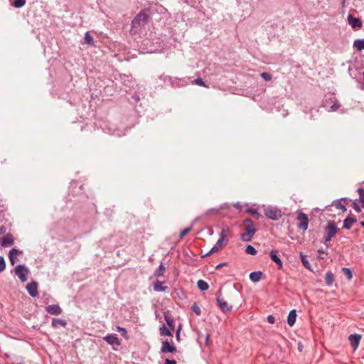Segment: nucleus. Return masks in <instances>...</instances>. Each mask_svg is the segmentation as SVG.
<instances>
[{
	"label": "nucleus",
	"mask_w": 364,
	"mask_h": 364,
	"mask_svg": "<svg viewBox=\"0 0 364 364\" xmlns=\"http://www.w3.org/2000/svg\"><path fill=\"white\" fill-rule=\"evenodd\" d=\"M243 223L245 225V232L241 234V240L244 242H250L257 232V229L255 228L254 223L250 218L245 219Z\"/></svg>",
	"instance_id": "1"
},
{
	"label": "nucleus",
	"mask_w": 364,
	"mask_h": 364,
	"mask_svg": "<svg viewBox=\"0 0 364 364\" xmlns=\"http://www.w3.org/2000/svg\"><path fill=\"white\" fill-rule=\"evenodd\" d=\"M338 229L336 226V224L334 221H328L327 225L324 228V235H323V241L328 247V242H330L331 240L338 233Z\"/></svg>",
	"instance_id": "2"
},
{
	"label": "nucleus",
	"mask_w": 364,
	"mask_h": 364,
	"mask_svg": "<svg viewBox=\"0 0 364 364\" xmlns=\"http://www.w3.org/2000/svg\"><path fill=\"white\" fill-rule=\"evenodd\" d=\"M149 10L144 9L141 11L132 20V28H138L144 26L149 18Z\"/></svg>",
	"instance_id": "3"
},
{
	"label": "nucleus",
	"mask_w": 364,
	"mask_h": 364,
	"mask_svg": "<svg viewBox=\"0 0 364 364\" xmlns=\"http://www.w3.org/2000/svg\"><path fill=\"white\" fill-rule=\"evenodd\" d=\"M296 221H297V228L299 230H301L303 231H306L309 227V218L308 215L301 212H296Z\"/></svg>",
	"instance_id": "4"
},
{
	"label": "nucleus",
	"mask_w": 364,
	"mask_h": 364,
	"mask_svg": "<svg viewBox=\"0 0 364 364\" xmlns=\"http://www.w3.org/2000/svg\"><path fill=\"white\" fill-rule=\"evenodd\" d=\"M227 230L225 228H223L220 234V237L218 240L216 244L210 249V250L205 255H209L211 253L218 252L224 245L225 241L227 237Z\"/></svg>",
	"instance_id": "5"
},
{
	"label": "nucleus",
	"mask_w": 364,
	"mask_h": 364,
	"mask_svg": "<svg viewBox=\"0 0 364 364\" xmlns=\"http://www.w3.org/2000/svg\"><path fill=\"white\" fill-rule=\"evenodd\" d=\"M265 216L272 220H278L282 216V211L275 207H267L264 210Z\"/></svg>",
	"instance_id": "6"
},
{
	"label": "nucleus",
	"mask_w": 364,
	"mask_h": 364,
	"mask_svg": "<svg viewBox=\"0 0 364 364\" xmlns=\"http://www.w3.org/2000/svg\"><path fill=\"white\" fill-rule=\"evenodd\" d=\"M29 269L23 264H18L15 267V274L21 282H25L28 279Z\"/></svg>",
	"instance_id": "7"
},
{
	"label": "nucleus",
	"mask_w": 364,
	"mask_h": 364,
	"mask_svg": "<svg viewBox=\"0 0 364 364\" xmlns=\"http://www.w3.org/2000/svg\"><path fill=\"white\" fill-rule=\"evenodd\" d=\"M347 21L353 29H360L363 27L362 21L358 18L354 17L351 14H348Z\"/></svg>",
	"instance_id": "8"
},
{
	"label": "nucleus",
	"mask_w": 364,
	"mask_h": 364,
	"mask_svg": "<svg viewBox=\"0 0 364 364\" xmlns=\"http://www.w3.org/2000/svg\"><path fill=\"white\" fill-rule=\"evenodd\" d=\"M217 304L220 310L224 313L232 311V306L228 305L227 301L220 296V294L217 297Z\"/></svg>",
	"instance_id": "9"
},
{
	"label": "nucleus",
	"mask_w": 364,
	"mask_h": 364,
	"mask_svg": "<svg viewBox=\"0 0 364 364\" xmlns=\"http://www.w3.org/2000/svg\"><path fill=\"white\" fill-rule=\"evenodd\" d=\"M176 351V347L174 345L170 344L168 341L166 340L162 341L161 352L162 353H174Z\"/></svg>",
	"instance_id": "10"
},
{
	"label": "nucleus",
	"mask_w": 364,
	"mask_h": 364,
	"mask_svg": "<svg viewBox=\"0 0 364 364\" xmlns=\"http://www.w3.org/2000/svg\"><path fill=\"white\" fill-rule=\"evenodd\" d=\"M26 289L32 297H36L38 295V283L35 281H33L26 285Z\"/></svg>",
	"instance_id": "11"
},
{
	"label": "nucleus",
	"mask_w": 364,
	"mask_h": 364,
	"mask_svg": "<svg viewBox=\"0 0 364 364\" xmlns=\"http://www.w3.org/2000/svg\"><path fill=\"white\" fill-rule=\"evenodd\" d=\"M46 311L51 315L58 316L62 314L63 310L58 304H52L46 307Z\"/></svg>",
	"instance_id": "12"
},
{
	"label": "nucleus",
	"mask_w": 364,
	"mask_h": 364,
	"mask_svg": "<svg viewBox=\"0 0 364 364\" xmlns=\"http://www.w3.org/2000/svg\"><path fill=\"white\" fill-rule=\"evenodd\" d=\"M348 339H349L350 344L351 347L353 348V349L354 350H355L359 346V343H360V341L361 339V336L359 334H356V333L351 334L349 336Z\"/></svg>",
	"instance_id": "13"
},
{
	"label": "nucleus",
	"mask_w": 364,
	"mask_h": 364,
	"mask_svg": "<svg viewBox=\"0 0 364 364\" xmlns=\"http://www.w3.org/2000/svg\"><path fill=\"white\" fill-rule=\"evenodd\" d=\"M14 242V239L11 234L5 235L1 239L0 244L4 247H7L12 245Z\"/></svg>",
	"instance_id": "14"
},
{
	"label": "nucleus",
	"mask_w": 364,
	"mask_h": 364,
	"mask_svg": "<svg viewBox=\"0 0 364 364\" xmlns=\"http://www.w3.org/2000/svg\"><path fill=\"white\" fill-rule=\"evenodd\" d=\"M104 340L110 345L119 346L121 342L116 334H109L104 337Z\"/></svg>",
	"instance_id": "15"
},
{
	"label": "nucleus",
	"mask_w": 364,
	"mask_h": 364,
	"mask_svg": "<svg viewBox=\"0 0 364 364\" xmlns=\"http://www.w3.org/2000/svg\"><path fill=\"white\" fill-rule=\"evenodd\" d=\"M188 82V79L173 77L171 86L173 87H180L186 85Z\"/></svg>",
	"instance_id": "16"
},
{
	"label": "nucleus",
	"mask_w": 364,
	"mask_h": 364,
	"mask_svg": "<svg viewBox=\"0 0 364 364\" xmlns=\"http://www.w3.org/2000/svg\"><path fill=\"white\" fill-rule=\"evenodd\" d=\"M269 256L271 259L278 265V269H281L283 266L282 259L278 255V251L273 250L270 252Z\"/></svg>",
	"instance_id": "17"
},
{
	"label": "nucleus",
	"mask_w": 364,
	"mask_h": 364,
	"mask_svg": "<svg viewBox=\"0 0 364 364\" xmlns=\"http://www.w3.org/2000/svg\"><path fill=\"white\" fill-rule=\"evenodd\" d=\"M20 254H22V252L16 248H12L9 251V257L12 265H14L17 262V256Z\"/></svg>",
	"instance_id": "18"
},
{
	"label": "nucleus",
	"mask_w": 364,
	"mask_h": 364,
	"mask_svg": "<svg viewBox=\"0 0 364 364\" xmlns=\"http://www.w3.org/2000/svg\"><path fill=\"white\" fill-rule=\"evenodd\" d=\"M51 326L54 328H57L59 326L65 328L67 326V322L63 319L54 318L52 320Z\"/></svg>",
	"instance_id": "19"
},
{
	"label": "nucleus",
	"mask_w": 364,
	"mask_h": 364,
	"mask_svg": "<svg viewBox=\"0 0 364 364\" xmlns=\"http://www.w3.org/2000/svg\"><path fill=\"white\" fill-rule=\"evenodd\" d=\"M357 221L355 218L347 217L343 221V228L346 230H350L353 225Z\"/></svg>",
	"instance_id": "20"
},
{
	"label": "nucleus",
	"mask_w": 364,
	"mask_h": 364,
	"mask_svg": "<svg viewBox=\"0 0 364 364\" xmlns=\"http://www.w3.org/2000/svg\"><path fill=\"white\" fill-rule=\"evenodd\" d=\"M296 318V311L293 309L289 311V315L287 316V323L290 326H292L295 322Z\"/></svg>",
	"instance_id": "21"
},
{
	"label": "nucleus",
	"mask_w": 364,
	"mask_h": 364,
	"mask_svg": "<svg viewBox=\"0 0 364 364\" xmlns=\"http://www.w3.org/2000/svg\"><path fill=\"white\" fill-rule=\"evenodd\" d=\"M168 287L164 285V282L157 280L154 284V290L156 291H165Z\"/></svg>",
	"instance_id": "22"
},
{
	"label": "nucleus",
	"mask_w": 364,
	"mask_h": 364,
	"mask_svg": "<svg viewBox=\"0 0 364 364\" xmlns=\"http://www.w3.org/2000/svg\"><path fill=\"white\" fill-rule=\"evenodd\" d=\"M164 319L168 326V328L173 331L175 328L173 318L168 313H165Z\"/></svg>",
	"instance_id": "23"
},
{
	"label": "nucleus",
	"mask_w": 364,
	"mask_h": 364,
	"mask_svg": "<svg viewBox=\"0 0 364 364\" xmlns=\"http://www.w3.org/2000/svg\"><path fill=\"white\" fill-rule=\"evenodd\" d=\"M262 272L260 271L252 272L250 274V279L253 282H259L262 278Z\"/></svg>",
	"instance_id": "24"
},
{
	"label": "nucleus",
	"mask_w": 364,
	"mask_h": 364,
	"mask_svg": "<svg viewBox=\"0 0 364 364\" xmlns=\"http://www.w3.org/2000/svg\"><path fill=\"white\" fill-rule=\"evenodd\" d=\"M325 282L327 286H331L334 282V275L331 271H328L326 273Z\"/></svg>",
	"instance_id": "25"
},
{
	"label": "nucleus",
	"mask_w": 364,
	"mask_h": 364,
	"mask_svg": "<svg viewBox=\"0 0 364 364\" xmlns=\"http://www.w3.org/2000/svg\"><path fill=\"white\" fill-rule=\"evenodd\" d=\"M160 335L162 336H173V334L171 333V330L167 327H166L164 325H163L159 328Z\"/></svg>",
	"instance_id": "26"
},
{
	"label": "nucleus",
	"mask_w": 364,
	"mask_h": 364,
	"mask_svg": "<svg viewBox=\"0 0 364 364\" xmlns=\"http://www.w3.org/2000/svg\"><path fill=\"white\" fill-rule=\"evenodd\" d=\"M353 47L358 50H364V38L355 40L353 42Z\"/></svg>",
	"instance_id": "27"
},
{
	"label": "nucleus",
	"mask_w": 364,
	"mask_h": 364,
	"mask_svg": "<svg viewBox=\"0 0 364 364\" xmlns=\"http://www.w3.org/2000/svg\"><path fill=\"white\" fill-rule=\"evenodd\" d=\"M343 200V198L336 200L333 202V204L337 209H340L343 212H345V211H346V208L345 205L342 203Z\"/></svg>",
	"instance_id": "28"
},
{
	"label": "nucleus",
	"mask_w": 364,
	"mask_h": 364,
	"mask_svg": "<svg viewBox=\"0 0 364 364\" xmlns=\"http://www.w3.org/2000/svg\"><path fill=\"white\" fill-rule=\"evenodd\" d=\"M197 286L198 289L201 291H206L209 288L208 284L205 281L202 279L198 281Z\"/></svg>",
	"instance_id": "29"
},
{
	"label": "nucleus",
	"mask_w": 364,
	"mask_h": 364,
	"mask_svg": "<svg viewBox=\"0 0 364 364\" xmlns=\"http://www.w3.org/2000/svg\"><path fill=\"white\" fill-rule=\"evenodd\" d=\"M166 268L165 266L161 263L159 267L154 272V276L161 277L163 276L165 272Z\"/></svg>",
	"instance_id": "30"
},
{
	"label": "nucleus",
	"mask_w": 364,
	"mask_h": 364,
	"mask_svg": "<svg viewBox=\"0 0 364 364\" xmlns=\"http://www.w3.org/2000/svg\"><path fill=\"white\" fill-rule=\"evenodd\" d=\"M85 42L86 44L90 46L95 45L93 37L90 34L89 32H86L85 34Z\"/></svg>",
	"instance_id": "31"
},
{
	"label": "nucleus",
	"mask_w": 364,
	"mask_h": 364,
	"mask_svg": "<svg viewBox=\"0 0 364 364\" xmlns=\"http://www.w3.org/2000/svg\"><path fill=\"white\" fill-rule=\"evenodd\" d=\"M159 78L162 80L165 84L171 85L173 77L165 75H161Z\"/></svg>",
	"instance_id": "32"
},
{
	"label": "nucleus",
	"mask_w": 364,
	"mask_h": 364,
	"mask_svg": "<svg viewBox=\"0 0 364 364\" xmlns=\"http://www.w3.org/2000/svg\"><path fill=\"white\" fill-rule=\"evenodd\" d=\"M301 256V260L303 264V265L308 269H311V264L308 259H306V257L303 254H300Z\"/></svg>",
	"instance_id": "33"
},
{
	"label": "nucleus",
	"mask_w": 364,
	"mask_h": 364,
	"mask_svg": "<svg viewBox=\"0 0 364 364\" xmlns=\"http://www.w3.org/2000/svg\"><path fill=\"white\" fill-rule=\"evenodd\" d=\"M194 84L208 88V85L200 77H198L193 80Z\"/></svg>",
	"instance_id": "34"
},
{
	"label": "nucleus",
	"mask_w": 364,
	"mask_h": 364,
	"mask_svg": "<svg viewBox=\"0 0 364 364\" xmlns=\"http://www.w3.org/2000/svg\"><path fill=\"white\" fill-rule=\"evenodd\" d=\"M342 271L348 280H350L352 279V277H353L352 272L349 268L343 267L342 269Z\"/></svg>",
	"instance_id": "35"
},
{
	"label": "nucleus",
	"mask_w": 364,
	"mask_h": 364,
	"mask_svg": "<svg viewBox=\"0 0 364 364\" xmlns=\"http://www.w3.org/2000/svg\"><path fill=\"white\" fill-rule=\"evenodd\" d=\"M247 213L252 214L254 215L256 218H259L261 217V215L258 213L257 210L253 209L252 208H249L246 210Z\"/></svg>",
	"instance_id": "36"
},
{
	"label": "nucleus",
	"mask_w": 364,
	"mask_h": 364,
	"mask_svg": "<svg viewBox=\"0 0 364 364\" xmlns=\"http://www.w3.org/2000/svg\"><path fill=\"white\" fill-rule=\"evenodd\" d=\"M245 252L248 255H255L257 253L256 249L252 245H247L245 249Z\"/></svg>",
	"instance_id": "37"
},
{
	"label": "nucleus",
	"mask_w": 364,
	"mask_h": 364,
	"mask_svg": "<svg viewBox=\"0 0 364 364\" xmlns=\"http://www.w3.org/2000/svg\"><path fill=\"white\" fill-rule=\"evenodd\" d=\"M191 310L197 315V316H200L201 314V310H200V308L199 307V306L196 304V303H194L192 304L191 306Z\"/></svg>",
	"instance_id": "38"
},
{
	"label": "nucleus",
	"mask_w": 364,
	"mask_h": 364,
	"mask_svg": "<svg viewBox=\"0 0 364 364\" xmlns=\"http://www.w3.org/2000/svg\"><path fill=\"white\" fill-rule=\"evenodd\" d=\"M26 4V0H15L12 5L15 7V8H21L22 6H23Z\"/></svg>",
	"instance_id": "39"
},
{
	"label": "nucleus",
	"mask_w": 364,
	"mask_h": 364,
	"mask_svg": "<svg viewBox=\"0 0 364 364\" xmlns=\"http://www.w3.org/2000/svg\"><path fill=\"white\" fill-rule=\"evenodd\" d=\"M358 192L359 193L360 202L361 203L363 208H364V189L358 188Z\"/></svg>",
	"instance_id": "40"
},
{
	"label": "nucleus",
	"mask_w": 364,
	"mask_h": 364,
	"mask_svg": "<svg viewBox=\"0 0 364 364\" xmlns=\"http://www.w3.org/2000/svg\"><path fill=\"white\" fill-rule=\"evenodd\" d=\"M117 330L118 332H119L121 333L122 336H123L126 339L128 338L127 331V330L124 328L120 327V326H117Z\"/></svg>",
	"instance_id": "41"
},
{
	"label": "nucleus",
	"mask_w": 364,
	"mask_h": 364,
	"mask_svg": "<svg viewBox=\"0 0 364 364\" xmlns=\"http://www.w3.org/2000/svg\"><path fill=\"white\" fill-rule=\"evenodd\" d=\"M261 77L265 80V81H270L272 80V75L269 73H262Z\"/></svg>",
	"instance_id": "42"
},
{
	"label": "nucleus",
	"mask_w": 364,
	"mask_h": 364,
	"mask_svg": "<svg viewBox=\"0 0 364 364\" xmlns=\"http://www.w3.org/2000/svg\"><path fill=\"white\" fill-rule=\"evenodd\" d=\"M6 268V262L4 258L0 256V272H3Z\"/></svg>",
	"instance_id": "43"
},
{
	"label": "nucleus",
	"mask_w": 364,
	"mask_h": 364,
	"mask_svg": "<svg viewBox=\"0 0 364 364\" xmlns=\"http://www.w3.org/2000/svg\"><path fill=\"white\" fill-rule=\"evenodd\" d=\"M340 104L338 103V102H336L333 103V105L331 106L330 109H329V111L330 112H335L336 111L339 107H340Z\"/></svg>",
	"instance_id": "44"
},
{
	"label": "nucleus",
	"mask_w": 364,
	"mask_h": 364,
	"mask_svg": "<svg viewBox=\"0 0 364 364\" xmlns=\"http://www.w3.org/2000/svg\"><path fill=\"white\" fill-rule=\"evenodd\" d=\"M191 230V228H184L180 232V237L183 238L186 234H188Z\"/></svg>",
	"instance_id": "45"
},
{
	"label": "nucleus",
	"mask_w": 364,
	"mask_h": 364,
	"mask_svg": "<svg viewBox=\"0 0 364 364\" xmlns=\"http://www.w3.org/2000/svg\"><path fill=\"white\" fill-rule=\"evenodd\" d=\"M353 208L357 212L360 213L361 211V208L359 205L356 202H353Z\"/></svg>",
	"instance_id": "46"
},
{
	"label": "nucleus",
	"mask_w": 364,
	"mask_h": 364,
	"mask_svg": "<svg viewBox=\"0 0 364 364\" xmlns=\"http://www.w3.org/2000/svg\"><path fill=\"white\" fill-rule=\"evenodd\" d=\"M267 321L269 323H275V318L274 317L273 315H269L267 316Z\"/></svg>",
	"instance_id": "47"
},
{
	"label": "nucleus",
	"mask_w": 364,
	"mask_h": 364,
	"mask_svg": "<svg viewBox=\"0 0 364 364\" xmlns=\"http://www.w3.org/2000/svg\"><path fill=\"white\" fill-rule=\"evenodd\" d=\"M164 364H176V361L175 360H171L168 358H166Z\"/></svg>",
	"instance_id": "48"
},
{
	"label": "nucleus",
	"mask_w": 364,
	"mask_h": 364,
	"mask_svg": "<svg viewBox=\"0 0 364 364\" xmlns=\"http://www.w3.org/2000/svg\"><path fill=\"white\" fill-rule=\"evenodd\" d=\"M226 264H227V263H226V262L220 263V264H218V265L216 266V267H215V268H216L217 269H220V267H223V266H225V265H226Z\"/></svg>",
	"instance_id": "49"
},
{
	"label": "nucleus",
	"mask_w": 364,
	"mask_h": 364,
	"mask_svg": "<svg viewBox=\"0 0 364 364\" xmlns=\"http://www.w3.org/2000/svg\"><path fill=\"white\" fill-rule=\"evenodd\" d=\"M210 334H207L206 336H205V344L208 346V341L210 339Z\"/></svg>",
	"instance_id": "50"
},
{
	"label": "nucleus",
	"mask_w": 364,
	"mask_h": 364,
	"mask_svg": "<svg viewBox=\"0 0 364 364\" xmlns=\"http://www.w3.org/2000/svg\"><path fill=\"white\" fill-rule=\"evenodd\" d=\"M180 331H181V328H179L178 329L177 333H176V338H177L178 340H179V338H180Z\"/></svg>",
	"instance_id": "51"
},
{
	"label": "nucleus",
	"mask_w": 364,
	"mask_h": 364,
	"mask_svg": "<svg viewBox=\"0 0 364 364\" xmlns=\"http://www.w3.org/2000/svg\"><path fill=\"white\" fill-rule=\"evenodd\" d=\"M318 253L319 255H321V254H325V255H327V254H328L326 251H323V250H318Z\"/></svg>",
	"instance_id": "52"
},
{
	"label": "nucleus",
	"mask_w": 364,
	"mask_h": 364,
	"mask_svg": "<svg viewBox=\"0 0 364 364\" xmlns=\"http://www.w3.org/2000/svg\"><path fill=\"white\" fill-rule=\"evenodd\" d=\"M360 225L361 227L364 228V221H360Z\"/></svg>",
	"instance_id": "53"
},
{
	"label": "nucleus",
	"mask_w": 364,
	"mask_h": 364,
	"mask_svg": "<svg viewBox=\"0 0 364 364\" xmlns=\"http://www.w3.org/2000/svg\"><path fill=\"white\" fill-rule=\"evenodd\" d=\"M235 207L237 208H240L241 207V205L240 204H236V205H235Z\"/></svg>",
	"instance_id": "54"
},
{
	"label": "nucleus",
	"mask_w": 364,
	"mask_h": 364,
	"mask_svg": "<svg viewBox=\"0 0 364 364\" xmlns=\"http://www.w3.org/2000/svg\"><path fill=\"white\" fill-rule=\"evenodd\" d=\"M299 350H301V346L299 347Z\"/></svg>",
	"instance_id": "55"
},
{
	"label": "nucleus",
	"mask_w": 364,
	"mask_h": 364,
	"mask_svg": "<svg viewBox=\"0 0 364 364\" xmlns=\"http://www.w3.org/2000/svg\"><path fill=\"white\" fill-rule=\"evenodd\" d=\"M299 350H301V346L299 347Z\"/></svg>",
	"instance_id": "56"
},
{
	"label": "nucleus",
	"mask_w": 364,
	"mask_h": 364,
	"mask_svg": "<svg viewBox=\"0 0 364 364\" xmlns=\"http://www.w3.org/2000/svg\"><path fill=\"white\" fill-rule=\"evenodd\" d=\"M299 350H301V346L299 347Z\"/></svg>",
	"instance_id": "57"
}]
</instances>
